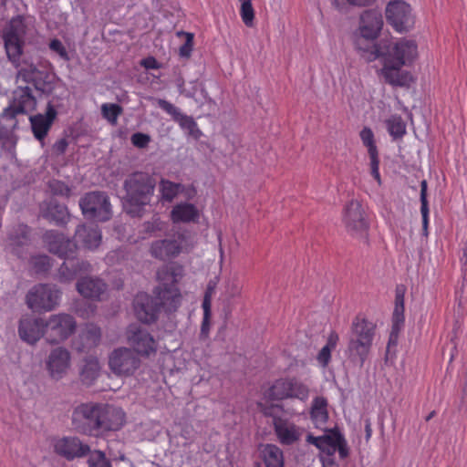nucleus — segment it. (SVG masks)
Instances as JSON below:
<instances>
[{"label":"nucleus","instance_id":"c85d7f7f","mask_svg":"<svg viewBox=\"0 0 467 467\" xmlns=\"http://www.w3.org/2000/svg\"><path fill=\"white\" fill-rule=\"evenodd\" d=\"M43 216L55 222L57 225L66 224L69 220L67 206L58 203L56 200H51L47 203L46 209L43 210Z\"/></svg>","mask_w":467,"mask_h":467},{"label":"nucleus","instance_id":"ea45409f","mask_svg":"<svg viewBox=\"0 0 467 467\" xmlns=\"http://www.w3.org/2000/svg\"><path fill=\"white\" fill-rule=\"evenodd\" d=\"M359 137L362 144L367 148L368 157L379 155L378 147L375 141V136L371 129L364 127L359 132Z\"/></svg>","mask_w":467,"mask_h":467},{"label":"nucleus","instance_id":"bb28decb","mask_svg":"<svg viewBox=\"0 0 467 467\" xmlns=\"http://www.w3.org/2000/svg\"><path fill=\"white\" fill-rule=\"evenodd\" d=\"M75 234L78 241L88 250H94L101 244L102 235L98 225H79Z\"/></svg>","mask_w":467,"mask_h":467},{"label":"nucleus","instance_id":"680f3d73","mask_svg":"<svg viewBox=\"0 0 467 467\" xmlns=\"http://www.w3.org/2000/svg\"><path fill=\"white\" fill-rule=\"evenodd\" d=\"M336 450H337L339 456L341 459H345L348 455V448L346 439L344 438L341 442L337 446Z\"/></svg>","mask_w":467,"mask_h":467},{"label":"nucleus","instance_id":"0eeeda50","mask_svg":"<svg viewBox=\"0 0 467 467\" xmlns=\"http://www.w3.org/2000/svg\"><path fill=\"white\" fill-rule=\"evenodd\" d=\"M155 180L146 172H134L124 182L128 202L134 206L150 203L154 192Z\"/></svg>","mask_w":467,"mask_h":467},{"label":"nucleus","instance_id":"2eb2a0df","mask_svg":"<svg viewBox=\"0 0 467 467\" xmlns=\"http://www.w3.org/2000/svg\"><path fill=\"white\" fill-rule=\"evenodd\" d=\"M82 213L100 222L109 221L111 217V205L105 192H91L86 193L79 201Z\"/></svg>","mask_w":467,"mask_h":467},{"label":"nucleus","instance_id":"79ce46f5","mask_svg":"<svg viewBox=\"0 0 467 467\" xmlns=\"http://www.w3.org/2000/svg\"><path fill=\"white\" fill-rule=\"evenodd\" d=\"M179 121L181 128L193 139L197 140L202 136V131L199 130L194 119H176Z\"/></svg>","mask_w":467,"mask_h":467},{"label":"nucleus","instance_id":"a878e982","mask_svg":"<svg viewBox=\"0 0 467 467\" xmlns=\"http://www.w3.org/2000/svg\"><path fill=\"white\" fill-rule=\"evenodd\" d=\"M101 329L93 323L87 324L79 335V341L74 342V348L78 352H86L99 345Z\"/></svg>","mask_w":467,"mask_h":467},{"label":"nucleus","instance_id":"f257e3e1","mask_svg":"<svg viewBox=\"0 0 467 467\" xmlns=\"http://www.w3.org/2000/svg\"><path fill=\"white\" fill-rule=\"evenodd\" d=\"M183 267L180 265L164 266L157 272L161 285L154 289L155 297L139 293L133 300L136 317L142 323L151 324L158 318L161 307L166 312L176 311L182 304V294L177 283L182 276Z\"/></svg>","mask_w":467,"mask_h":467},{"label":"nucleus","instance_id":"de8ad7c7","mask_svg":"<svg viewBox=\"0 0 467 467\" xmlns=\"http://www.w3.org/2000/svg\"><path fill=\"white\" fill-rule=\"evenodd\" d=\"M344 439V436L338 431H331L329 434L325 435V448L326 451H329L331 449L333 451H336L337 446Z\"/></svg>","mask_w":467,"mask_h":467},{"label":"nucleus","instance_id":"dca6fc26","mask_svg":"<svg viewBox=\"0 0 467 467\" xmlns=\"http://www.w3.org/2000/svg\"><path fill=\"white\" fill-rule=\"evenodd\" d=\"M75 318L65 313L52 315L45 322L46 339L50 344L60 343L68 338L76 330Z\"/></svg>","mask_w":467,"mask_h":467},{"label":"nucleus","instance_id":"f3484780","mask_svg":"<svg viewBox=\"0 0 467 467\" xmlns=\"http://www.w3.org/2000/svg\"><path fill=\"white\" fill-rule=\"evenodd\" d=\"M128 344L131 350L139 357L148 358L156 353L158 343L147 330L138 325H130L126 331Z\"/></svg>","mask_w":467,"mask_h":467},{"label":"nucleus","instance_id":"c03bdc74","mask_svg":"<svg viewBox=\"0 0 467 467\" xmlns=\"http://www.w3.org/2000/svg\"><path fill=\"white\" fill-rule=\"evenodd\" d=\"M178 36H184L185 42L179 49V55L182 57H190L192 48H193V34L184 31L177 32Z\"/></svg>","mask_w":467,"mask_h":467},{"label":"nucleus","instance_id":"bf43d9fd","mask_svg":"<svg viewBox=\"0 0 467 467\" xmlns=\"http://www.w3.org/2000/svg\"><path fill=\"white\" fill-rule=\"evenodd\" d=\"M68 146V142L66 138H62L55 142L53 145V150L56 154L61 155L65 153L67 148Z\"/></svg>","mask_w":467,"mask_h":467},{"label":"nucleus","instance_id":"e2e57ef3","mask_svg":"<svg viewBox=\"0 0 467 467\" xmlns=\"http://www.w3.org/2000/svg\"><path fill=\"white\" fill-rule=\"evenodd\" d=\"M365 432H366V440L368 441L372 435L371 424L368 420H367L365 425Z\"/></svg>","mask_w":467,"mask_h":467},{"label":"nucleus","instance_id":"7ed1b4c3","mask_svg":"<svg viewBox=\"0 0 467 467\" xmlns=\"http://www.w3.org/2000/svg\"><path fill=\"white\" fill-rule=\"evenodd\" d=\"M72 426L81 434L101 437L121 429L125 423L124 411L117 407L95 402L81 403L72 412Z\"/></svg>","mask_w":467,"mask_h":467},{"label":"nucleus","instance_id":"6ab92c4d","mask_svg":"<svg viewBox=\"0 0 467 467\" xmlns=\"http://www.w3.org/2000/svg\"><path fill=\"white\" fill-rule=\"evenodd\" d=\"M54 451L67 461L82 458L88 455L90 448L75 436H65L55 439L53 441Z\"/></svg>","mask_w":467,"mask_h":467},{"label":"nucleus","instance_id":"a18cd8bd","mask_svg":"<svg viewBox=\"0 0 467 467\" xmlns=\"http://www.w3.org/2000/svg\"><path fill=\"white\" fill-rule=\"evenodd\" d=\"M88 467H111L110 462L101 451H95L88 458Z\"/></svg>","mask_w":467,"mask_h":467},{"label":"nucleus","instance_id":"09e8293b","mask_svg":"<svg viewBox=\"0 0 467 467\" xmlns=\"http://www.w3.org/2000/svg\"><path fill=\"white\" fill-rule=\"evenodd\" d=\"M215 291V284L210 282L205 289L204 296L202 304L203 311L208 312L212 309V298Z\"/></svg>","mask_w":467,"mask_h":467},{"label":"nucleus","instance_id":"cd10ccee","mask_svg":"<svg viewBox=\"0 0 467 467\" xmlns=\"http://www.w3.org/2000/svg\"><path fill=\"white\" fill-rule=\"evenodd\" d=\"M47 78L48 76L45 72L37 69L32 64H25L17 72V80H23L28 84L31 83L38 89L43 88L42 82H46Z\"/></svg>","mask_w":467,"mask_h":467},{"label":"nucleus","instance_id":"f8f14e48","mask_svg":"<svg viewBox=\"0 0 467 467\" xmlns=\"http://www.w3.org/2000/svg\"><path fill=\"white\" fill-rule=\"evenodd\" d=\"M385 16L389 25L400 34L412 30L416 22L411 5L404 0L389 1L385 8Z\"/></svg>","mask_w":467,"mask_h":467},{"label":"nucleus","instance_id":"864d4df0","mask_svg":"<svg viewBox=\"0 0 467 467\" xmlns=\"http://www.w3.org/2000/svg\"><path fill=\"white\" fill-rule=\"evenodd\" d=\"M49 47L52 51L56 52L61 58L67 60L68 56L67 52L66 50V47L62 44V42L58 39H53L50 44Z\"/></svg>","mask_w":467,"mask_h":467},{"label":"nucleus","instance_id":"20e7f679","mask_svg":"<svg viewBox=\"0 0 467 467\" xmlns=\"http://www.w3.org/2000/svg\"><path fill=\"white\" fill-rule=\"evenodd\" d=\"M43 242L48 251L65 260L58 269L60 282H70L78 275L91 272V265L76 258L78 246L64 234L48 230L43 234Z\"/></svg>","mask_w":467,"mask_h":467},{"label":"nucleus","instance_id":"4be33fe9","mask_svg":"<svg viewBox=\"0 0 467 467\" xmlns=\"http://www.w3.org/2000/svg\"><path fill=\"white\" fill-rule=\"evenodd\" d=\"M18 334L23 341L34 345L45 336V322L41 318L25 316L20 319Z\"/></svg>","mask_w":467,"mask_h":467},{"label":"nucleus","instance_id":"8fccbe9b","mask_svg":"<svg viewBox=\"0 0 467 467\" xmlns=\"http://www.w3.org/2000/svg\"><path fill=\"white\" fill-rule=\"evenodd\" d=\"M130 140L135 147L143 149L148 146L149 142L150 141V138L147 134L136 132L132 134Z\"/></svg>","mask_w":467,"mask_h":467},{"label":"nucleus","instance_id":"aec40b11","mask_svg":"<svg viewBox=\"0 0 467 467\" xmlns=\"http://www.w3.org/2000/svg\"><path fill=\"white\" fill-rule=\"evenodd\" d=\"M405 287L403 285H398L395 291V306L392 313L391 318V330L389 337L388 349L391 346H396L400 332L404 327L405 317H404V300H405Z\"/></svg>","mask_w":467,"mask_h":467},{"label":"nucleus","instance_id":"7c9ffc66","mask_svg":"<svg viewBox=\"0 0 467 467\" xmlns=\"http://www.w3.org/2000/svg\"><path fill=\"white\" fill-rule=\"evenodd\" d=\"M311 420L317 427L325 425L328 420L327 401L324 397H316L310 410Z\"/></svg>","mask_w":467,"mask_h":467},{"label":"nucleus","instance_id":"a211bd4d","mask_svg":"<svg viewBox=\"0 0 467 467\" xmlns=\"http://www.w3.org/2000/svg\"><path fill=\"white\" fill-rule=\"evenodd\" d=\"M343 222L348 232L356 237H367L368 222L362 204L351 200L345 207Z\"/></svg>","mask_w":467,"mask_h":467},{"label":"nucleus","instance_id":"5fc2aeb1","mask_svg":"<svg viewBox=\"0 0 467 467\" xmlns=\"http://www.w3.org/2000/svg\"><path fill=\"white\" fill-rule=\"evenodd\" d=\"M156 106L161 109L166 114L171 115V117H176L178 115L177 109L167 100L158 99L156 101Z\"/></svg>","mask_w":467,"mask_h":467},{"label":"nucleus","instance_id":"c9c22d12","mask_svg":"<svg viewBox=\"0 0 467 467\" xmlns=\"http://www.w3.org/2000/svg\"><path fill=\"white\" fill-rule=\"evenodd\" d=\"M427 182L423 180L420 182V213L422 217V231L424 235H428L429 226V203L427 199Z\"/></svg>","mask_w":467,"mask_h":467},{"label":"nucleus","instance_id":"4468645a","mask_svg":"<svg viewBox=\"0 0 467 467\" xmlns=\"http://www.w3.org/2000/svg\"><path fill=\"white\" fill-rule=\"evenodd\" d=\"M61 291L53 285L39 284L30 289L26 300L32 310L51 311L59 303Z\"/></svg>","mask_w":467,"mask_h":467},{"label":"nucleus","instance_id":"412c9836","mask_svg":"<svg viewBox=\"0 0 467 467\" xmlns=\"http://www.w3.org/2000/svg\"><path fill=\"white\" fill-rule=\"evenodd\" d=\"M70 366V353L67 349L58 347L54 348L47 360V369L54 379H60Z\"/></svg>","mask_w":467,"mask_h":467},{"label":"nucleus","instance_id":"f704fd0d","mask_svg":"<svg viewBox=\"0 0 467 467\" xmlns=\"http://www.w3.org/2000/svg\"><path fill=\"white\" fill-rule=\"evenodd\" d=\"M55 119H29L34 137L43 141L50 130Z\"/></svg>","mask_w":467,"mask_h":467},{"label":"nucleus","instance_id":"39448f33","mask_svg":"<svg viewBox=\"0 0 467 467\" xmlns=\"http://www.w3.org/2000/svg\"><path fill=\"white\" fill-rule=\"evenodd\" d=\"M377 325L365 315H357L351 322L347 355L353 363L360 368L367 360L376 336Z\"/></svg>","mask_w":467,"mask_h":467},{"label":"nucleus","instance_id":"6e6d98bb","mask_svg":"<svg viewBox=\"0 0 467 467\" xmlns=\"http://www.w3.org/2000/svg\"><path fill=\"white\" fill-rule=\"evenodd\" d=\"M306 441L310 444L315 445L317 448H318L319 450H321L323 451H326L325 435L316 437V436H313L312 434H308L306 436Z\"/></svg>","mask_w":467,"mask_h":467},{"label":"nucleus","instance_id":"f03ea898","mask_svg":"<svg viewBox=\"0 0 467 467\" xmlns=\"http://www.w3.org/2000/svg\"><path fill=\"white\" fill-rule=\"evenodd\" d=\"M418 57V45L415 40L400 38L396 42L380 41L373 44L368 61L381 59L380 75L384 80L394 87H409L413 78L409 71L402 70Z\"/></svg>","mask_w":467,"mask_h":467},{"label":"nucleus","instance_id":"393cba45","mask_svg":"<svg viewBox=\"0 0 467 467\" xmlns=\"http://www.w3.org/2000/svg\"><path fill=\"white\" fill-rule=\"evenodd\" d=\"M78 292L84 297L100 300L107 290L106 283L100 278L83 277L76 285Z\"/></svg>","mask_w":467,"mask_h":467},{"label":"nucleus","instance_id":"3c124183","mask_svg":"<svg viewBox=\"0 0 467 467\" xmlns=\"http://www.w3.org/2000/svg\"><path fill=\"white\" fill-rule=\"evenodd\" d=\"M370 160V173L377 181L378 184H381V178L379 173V155L369 156Z\"/></svg>","mask_w":467,"mask_h":467},{"label":"nucleus","instance_id":"b1692460","mask_svg":"<svg viewBox=\"0 0 467 467\" xmlns=\"http://www.w3.org/2000/svg\"><path fill=\"white\" fill-rule=\"evenodd\" d=\"M200 217L201 210L195 204L188 202H178L170 213V219L174 224L197 223Z\"/></svg>","mask_w":467,"mask_h":467},{"label":"nucleus","instance_id":"1a4fd4ad","mask_svg":"<svg viewBox=\"0 0 467 467\" xmlns=\"http://www.w3.org/2000/svg\"><path fill=\"white\" fill-rule=\"evenodd\" d=\"M383 18L379 11L375 9L366 10L360 16L359 26L357 30L355 45L357 48L363 52V56L367 57L371 49H367L362 41L374 42L380 35L383 28Z\"/></svg>","mask_w":467,"mask_h":467},{"label":"nucleus","instance_id":"69168bd1","mask_svg":"<svg viewBox=\"0 0 467 467\" xmlns=\"http://www.w3.org/2000/svg\"><path fill=\"white\" fill-rule=\"evenodd\" d=\"M435 414H436V412L434 410H432L431 413H429V415L426 417V421L431 420L435 416Z\"/></svg>","mask_w":467,"mask_h":467},{"label":"nucleus","instance_id":"4d7b16f0","mask_svg":"<svg viewBox=\"0 0 467 467\" xmlns=\"http://www.w3.org/2000/svg\"><path fill=\"white\" fill-rule=\"evenodd\" d=\"M337 5L348 3L355 6H367L372 5L376 0H334Z\"/></svg>","mask_w":467,"mask_h":467},{"label":"nucleus","instance_id":"338daca9","mask_svg":"<svg viewBox=\"0 0 467 467\" xmlns=\"http://www.w3.org/2000/svg\"><path fill=\"white\" fill-rule=\"evenodd\" d=\"M111 125H116L118 119L112 118V119H107Z\"/></svg>","mask_w":467,"mask_h":467},{"label":"nucleus","instance_id":"49530a36","mask_svg":"<svg viewBox=\"0 0 467 467\" xmlns=\"http://www.w3.org/2000/svg\"><path fill=\"white\" fill-rule=\"evenodd\" d=\"M48 188L54 195L68 197L70 195V188L63 182L52 180L48 183Z\"/></svg>","mask_w":467,"mask_h":467},{"label":"nucleus","instance_id":"58836bf2","mask_svg":"<svg viewBox=\"0 0 467 467\" xmlns=\"http://www.w3.org/2000/svg\"><path fill=\"white\" fill-rule=\"evenodd\" d=\"M243 293V284L237 275L229 277L225 283L224 294L228 299L240 297Z\"/></svg>","mask_w":467,"mask_h":467},{"label":"nucleus","instance_id":"c756f323","mask_svg":"<svg viewBox=\"0 0 467 467\" xmlns=\"http://www.w3.org/2000/svg\"><path fill=\"white\" fill-rule=\"evenodd\" d=\"M339 342V336L336 331H331L327 338L325 346L319 350L317 355V361L318 365L326 368L331 361L332 351L335 350Z\"/></svg>","mask_w":467,"mask_h":467},{"label":"nucleus","instance_id":"ddd939ff","mask_svg":"<svg viewBox=\"0 0 467 467\" xmlns=\"http://www.w3.org/2000/svg\"><path fill=\"white\" fill-rule=\"evenodd\" d=\"M110 371L121 378L133 376L141 365L140 358L130 348L119 347L109 355Z\"/></svg>","mask_w":467,"mask_h":467},{"label":"nucleus","instance_id":"2f4dec72","mask_svg":"<svg viewBox=\"0 0 467 467\" xmlns=\"http://www.w3.org/2000/svg\"><path fill=\"white\" fill-rule=\"evenodd\" d=\"M262 454L265 467H284L283 451L276 445L266 444Z\"/></svg>","mask_w":467,"mask_h":467},{"label":"nucleus","instance_id":"473e14b6","mask_svg":"<svg viewBox=\"0 0 467 467\" xmlns=\"http://www.w3.org/2000/svg\"><path fill=\"white\" fill-rule=\"evenodd\" d=\"M182 190V185L181 183L172 182L169 180L161 179L159 183V192L162 202H171Z\"/></svg>","mask_w":467,"mask_h":467},{"label":"nucleus","instance_id":"37998d69","mask_svg":"<svg viewBox=\"0 0 467 467\" xmlns=\"http://www.w3.org/2000/svg\"><path fill=\"white\" fill-rule=\"evenodd\" d=\"M31 264L36 273L47 272L51 267V258L46 254L32 256Z\"/></svg>","mask_w":467,"mask_h":467},{"label":"nucleus","instance_id":"9b49d317","mask_svg":"<svg viewBox=\"0 0 467 467\" xmlns=\"http://www.w3.org/2000/svg\"><path fill=\"white\" fill-rule=\"evenodd\" d=\"M26 24L22 16L13 17L3 32L5 48L9 60L19 67L20 57L23 52Z\"/></svg>","mask_w":467,"mask_h":467},{"label":"nucleus","instance_id":"72a5a7b5","mask_svg":"<svg viewBox=\"0 0 467 467\" xmlns=\"http://www.w3.org/2000/svg\"><path fill=\"white\" fill-rule=\"evenodd\" d=\"M99 358L93 356L87 358L81 369L82 380L88 384L91 383L99 376Z\"/></svg>","mask_w":467,"mask_h":467},{"label":"nucleus","instance_id":"052dcab7","mask_svg":"<svg viewBox=\"0 0 467 467\" xmlns=\"http://www.w3.org/2000/svg\"><path fill=\"white\" fill-rule=\"evenodd\" d=\"M140 65L146 69H158L161 67V64L153 57H148L142 59Z\"/></svg>","mask_w":467,"mask_h":467},{"label":"nucleus","instance_id":"423d86ee","mask_svg":"<svg viewBox=\"0 0 467 467\" xmlns=\"http://www.w3.org/2000/svg\"><path fill=\"white\" fill-rule=\"evenodd\" d=\"M195 246L193 238L186 232H178L170 238L157 240L150 245V254L159 260L176 258L181 254H189Z\"/></svg>","mask_w":467,"mask_h":467},{"label":"nucleus","instance_id":"774afa93","mask_svg":"<svg viewBox=\"0 0 467 467\" xmlns=\"http://www.w3.org/2000/svg\"><path fill=\"white\" fill-rule=\"evenodd\" d=\"M117 254V252H112L111 254H108L107 259L110 261L111 258Z\"/></svg>","mask_w":467,"mask_h":467},{"label":"nucleus","instance_id":"6e6552de","mask_svg":"<svg viewBox=\"0 0 467 467\" xmlns=\"http://www.w3.org/2000/svg\"><path fill=\"white\" fill-rule=\"evenodd\" d=\"M36 101L35 97L32 95L31 88L29 87H18L13 92L12 100L10 101L7 108L4 110L3 117H16V115H28L29 117H57L58 112L52 106L48 105L47 110L45 116L42 114L31 115L35 109Z\"/></svg>","mask_w":467,"mask_h":467},{"label":"nucleus","instance_id":"e433bc0d","mask_svg":"<svg viewBox=\"0 0 467 467\" xmlns=\"http://www.w3.org/2000/svg\"><path fill=\"white\" fill-rule=\"evenodd\" d=\"M9 238L14 245L26 244L30 239V228L26 224H17L10 232Z\"/></svg>","mask_w":467,"mask_h":467},{"label":"nucleus","instance_id":"9d476101","mask_svg":"<svg viewBox=\"0 0 467 467\" xmlns=\"http://www.w3.org/2000/svg\"><path fill=\"white\" fill-rule=\"evenodd\" d=\"M264 395L270 400L287 399L306 400L309 395V389L296 377H284L275 379Z\"/></svg>","mask_w":467,"mask_h":467},{"label":"nucleus","instance_id":"603ef678","mask_svg":"<svg viewBox=\"0 0 467 467\" xmlns=\"http://www.w3.org/2000/svg\"><path fill=\"white\" fill-rule=\"evenodd\" d=\"M103 117H119L121 108L118 104H103L101 107Z\"/></svg>","mask_w":467,"mask_h":467},{"label":"nucleus","instance_id":"a19ab883","mask_svg":"<svg viewBox=\"0 0 467 467\" xmlns=\"http://www.w3.org/2000/svg\"><path fill=\"white\" fill-rule=\"evenodd\" d=\"M387 128L389 135L394 139H400L406 134L407 123L403 119H389Z\"/></svg>","mask_w":467,"mask_h":467},{"label":"nucleus","instance_id":"13d9d810","mask_svg":"<svg viewBox=\"0 0 467 467\" xmlns=\"http://www.w3.org/2000/svg\"><path fill=\"white\" fill-rule=\"evenodd\" d=\"M211 316H212V309H209L208 312L203 311V318L202 322V327H201V333L203 336H207L210 330V325H211Z\"/></svg>","mask_w":467,"mask_h":467},{"label":"nucleus","instance_id":"4c0bfd02","mask_svg":"<svg viewBox=\"0 0 467 467\" xmlns=\"http://www.w3.org/2000/svg\"><path fill=\"white\" fill-rule=\"evenodd\" d=\"M240 3V16L243 23L247 27H252L254 25L255 13L252 4V0H238Z\"/></svg>","mask_w":467,"mask_h":467},{"label":"nucleus","instance_id":"5701e85b","mask_svg":"<svg viewBox=\"0 0 467 467\" xmlns=\"http://www.w3.org/2000/svg\"><path fill=\"white\" fill-rule=\"evenodd\" d=\"M273 424L277 440L282 445H292L302 436V429L286 419L275 417Z\"/></svg>","mask_w":467,"mask_h":467},{"label":"nucleus","instance_id":"0e129e2a","mask_svg":"<svg viewBox=\"0 0 467 467\" xmlns=\"http://www.w3.org/2000/svg\"><path fill=\"white\" fill-rule=\"evenodd\" d=\"M156 222H147L145 224H144V228H145V231L147 232H152L155 230V227H154V223Z\"/></svg>","mask_w":467,"mask_h":467}]
</instances>
